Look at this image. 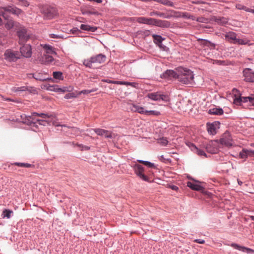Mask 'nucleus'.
<instances>
[{"mask_svg":"<svg viewBox=\"0 0 254 254\" xmlns=\"http://www.w3.org/2000/svg\"><path fill=\"white\" fill-rule=\"evenodd\" d=\"M78 146L80 147H81V150H88L90 149V147L87 146H85L82 144H79Z\"/></svg>","mask_w":254,"mask_h":254,"instance_id":"obj_56","label":"nucleus"},{"mask_svg":"<svg viewBox=\"0 0 254 254\" xmlns=\"http://www.w3.org/2000/svg\"><path fill=\"white\" fill-rule=\"evenodd\" d=\"M147 97L152 100L159 101L160 100L168 101V97L167 96L161 94L160 92H152L147 94Z\"/></svg>","mask_w":254,"mask_h":254,"instance_id":"obj_11","label":"nucleus"},{"mask_svg":"<svg viewBox=\"0 0 254 254\" xmlns=\"http://www.w3.org/2000/svg\"><path fill=\"white\" fill-rule=\"evenodd\" d=\"M36 116H34V121L35 123H32V124L38 123L39 125L45 126L46 125V124H47L48 123V121H47L46 120H40L38 119H36Z\"/></svg>","mask_w":254,"mask_h":254,"instance_id":"obj_40","label":"nucleus"},{"mask_svg":"<svg viewBox=\"0 0 254 254\" xmlns=\"http://www.w3.org/2000/svg\"><path fill=\"white\" fill-rule=\"evenodd\" d=\"M238 184L240 185H241L242 184V182L239 181V180H238Z\"/></svg>","mask_w":254,"mask_h":254,"instance_id":"obj_64","label":"nucleus"},{"mask_svg":"<svg viewBox=\"0 0 254 254\" xmlns=\"http://www.w3.org/2000/svg\"><path fill=\"white\" fill-rule=\"evenodd\" d=\"M181 17H186L187 18L192 19V20H195V19L193 18V16L190 15L187 12H181Z\"/></svg>","mask_w":254,"mask_h":254,"instance_id":"obj_47","label":"nucleus"},{"mask_svg":"<svg viewBox=\"0 0 254 254\" xmlns=\"http://www.w3.org/2000/svg\"><path fill=\"white\" fill-rule=\"evenodd\" d=\"M170 188L173 190H178V187L176 186H171Z\"/></svg>","mask_w":254,"mask_h":254,"instance_id":"obj_61","label":"nucleus"},{"mask_svg":"<svg viewBox=\"0 0 254 254\" xmlns=\"http://www.w3.org/2000/svg\"><path fill=\"white\" fill-rule=\"evenodd\" d=\"M245 80L247 82H254V71L250 68H246L243 70Z\"/></svg>","mask_w":254,"mask_h":254,"instance_id":"obj_16","label":"nucleus"},{"mask_svg":"<svg viewBox=\"0 0 254 254\" xmlns=\"http://www.w3.org/2000/svg\"><path fill=\"white\" fill-rule=\"evenodd\" d=\"M106 60V56L102 54H100L97 55L92 56L89 59L84 60L83 64L85 66L91 68L92 67V64H102L104 63Z\"/></svg>","mask_w":254,"mask_h":254,"instance_id":"obj_6","label":"nucleus"},{"mask_svg":"<svg viewBox=\"0 0 254 254\" xmlns=\"http://www.w3.org/2000/svg\"><path fill=\"white\" fill-rule=\"evenodd\" d=\"M149 15L150 16H157L160 17H163L165 18H169V16L168 15L166 14L161 12L153 10L149 13Z\"/></svg>","mask_w":254,"mask_h":254,"instance_id":"obj_25","label":"nucleus"},{"mask_svg":"<svg viewBox=\"0 0 254 254\" xmlns=\"http://www.w3.org/2000/svg\"><path fill=\"white\" fill-rule=\"evenodd\" d=\"M21 55L25 58H30L32 55L31 47L29 44L24 45L20 48Z\"/></svg>","mask_w":254,"mask_h":254,"instance_id":"obj_14","label":"nucleus"},{"mask_svg":"<svg viewBox=\"0 0 254 254\" xmlns=\"http://www.w3.org/2000/svg\"><path fill=\"white\" fill-rule=\"evenodd\" d=\"M224 36L225 40L232 44L238 45L249 44V40L238 38L237 37V34L234 32H227L225 34Z\"/></svg>","mask_w":254,"mask_h":254,"instance_id":"obj_3","label":"nucleus"},{"mask_svg":"<svg viewBox=\"0 0 254 254\" xmlns=\"http://www.w3.org/2000/svg\"><path fill=\"white\" fill-rule=\"evenodd\" d=\"M13 212L11 210L5 209L2 212V217L3 218L7 217V218H9L11 216V214Z\"/></svg>","mask_w":254,"mask_h":254,"instance_id":"obj_39","label":"nucleus"},{"mask_svg":"<svg viewBox=\"0 0 254 254\" xmlns=\"http://www.w3.org/2000/svg\"><path fill=\"white\" fill-rule=\"evenodd\" d=\"M232 93L234 95V103L237 105L241 103L249 102L251 105H254V96L249 97H242L240 96L239 91L236 89L232 90Z\"/></svg>","mask_w":254,"mask_h":254,"instance_id":"obj_4","label":"nucleus"},{"mask_svg":"<svg viewBox=\"0 0 254 254\" xmlns=\"http://www.w3.org/2000/svg\"><path fill=\"white\" fill-rule=\"evenodd\" d=\"M137 162L143 164V165H144L145 166H148L149 168H155L154 164L153 163H152L150 162L146 161H143V160H138Z\"/></svg>","mask_w":254,"mask_h":254,"instance_id":"obj_37","label":"nucleus"},{"mask_svg":"<svg viewBox=\"0 0 254 254\" xmlns=\"http://www.w3.org/2000/svg\"><path fill=\"white\" fill-rule=\"evenodd\" d=\"M192 147L193 148V151L196 153H197V154H198L199 156H204L205 157L206 156V154L203 150L198 149L194 145H193Z\"/></svg>","mask_w":254,"mask_h":254,"instance_id":"obj_33","label":"nucleus"},{"mask_svg":"<svg viewBox=\"0 0 254 254\" xmlns=\"http://www.w3.org/2000/svg\"><path fill=\"white\" fill-rule=\"evenodd\" d=\"M156 19L152 18H147L146 24L149 25H155Z\"/></svg>","mask_w":254,"mask_h":254,"instance_id":"obj_48","label":"nucleus"},{"mask_svg":"<svg viewBox=\"0 0 254 254\" xmlns=\"http://www.w3.org/2000/svg\"><path fill=\"white\" fill-rule=\"evenodd\" d=\"M165 77L169 76L178 79L181 83L185 84H191L193 82L194 74L190 69L179 67L177 69V71L173 70H167L163 74Z\"/></svg>","mask_w":254,"mask_h":254,"instance_id":"obj_1","label":"nucleus"},{"mask_svg":"<svg viewBox=\"0 0 254 254\" xmlns=\"http://www.w3.org/2000/svg\"><path fill=\"white\" fill-rule=\"evenodd\" d=\"M215 21L219 24H225L228 22V19L225 17H218L215 19Z\"/></svg>","mask_w":254,"mask_h":254,"instance_id":"obj_34","label":"nucleus"},{"mask_svg":"<svg viewBox=\"0 0 254 254\" xmlns=\"http://www.w3.org/2000/svg\"><path fill=\"white\" fill-rule=\"evenodd\" d=\"M73 89L72 87H64L63 88H60L58 89V90H60L61 92H66L71 91Z\"/></svg>","mask_w":254,"mask_h":254,"instance_id":"obj_45","label":"nucleus"},{"mask_svg":"<svg viewBox=\"0 0 254 254\" xmlns=\"http://www.w3.org/2000/svg\"><path fill=\"white\" fill-rule=\"evenodd\" d=\"M217 124L216 123L212 124H207V131L211 134H215L216 133Z\"/></svg>","mask_w":254,"mask_h":254,"instance_id":"obj_20","label":"nucleus"},{"mask_svg":"<svg viewBox=\"0 0 254 254\" xmlns=\"http://www.w3.org/2000/svg\"><path fill=\"white\" fill-rule=\"evenodd\" d=\"M134 20L139 23L146 24L147 18L145 17H135Z\"/></svg>","mask_w":254,"mask_h":254,"instance_id":"obj_36","label":"nucleus"},{"mask_svg":"<svg viewBox=\"0 0 254 254\" xmlns=\"http://www.w3.org/2000/svg\"><path fill=\"white\" fill-rule=\"evenodd\" d=\"M187 186L191 188L192 190H201L202 189V187L197 184L191 183L190 182H188Z\"/></svg>","mask_w":254,"mask_h":254,"instance_id":"obj_26","label":"nucleus"},{"mask_svg":"<svg viewBox=\"0 0 254 254\" xmlns=\"http://www.w3.org/2000/svg\"><path fill=\"white\" fill-rule=\"evenodd\" d=\"M160 115V113L157 111H146V115H154V116H159Z\"/></svg>","mask_w":254,"mask_h":254,"instance_id":"obj_46","label":"nucleus"},{"mask_svg":"<svg viewBox=\"0 0 254 254\" xmlns=\"http://www.w3.org/2000/svg\"><path fill=\"white\" fill-rule=\"evenodd\" d=\"M155 1H157L159 3H160L163 5L170 6L173 7L174 3L170 1V0H154Z\"/></svg>","mask_w":254,"mask_h":254,"instance_id":"obj_32","label":"nucleus"},{"mask_svg":"<svg viewBox=\"0 0 254 254\" xmlns=\"http://www.w3.org/2000/svg\"><path fill=\"white\" fill-rule=\"evenodd\" d=\"M221 144L227 147H230L233 144V141L229 132H225L223 134L222 137L220 139Z\"/></svg>","mask_w":254,"mask_h":254,"instance_id":"obj_12","label":"nucleus"},{"mask_svg":"<svg viewBox=\"0 0 254 254\" xmlns=\"http://www.w3.org/2000/svg\"><path fill=\"white\" fill-rule=\"evenodd\" d=\"M53 77L55 79H58L59 80H63L64 76L63 75V73L61 71H54L53 73Z\"/></svg>","mask_w":254,"mask_h":254,"instance_id":"obj_30","label":"nucleus"},{"mask_svg":"<svg viewBox=\"0 0 254 254\" xmlns=\"http://www.w3.org/2000/svg\"><path fill=\"white\" fill-rule=\"evenodd\" d=\"M231 247H232L233 248L236 249H237V250H239L240 251H243V252H245V251H247V252H250V251H253L252 250L249 249V248H245L244 247H242V246H239L236 244H235V243H232L231 245Z\"/></svg>","mask_w":254,"mask_h":254,"instance_id":"obj_28","label":"nucleus"},{"mask_svg":"<svg viewBox=\"0 0 254 254\" xmlns=\"http://www.w3.org/2000/svg\"><path fill=\"white\" fill-rule=\"evenodd\" d=\"M34 116H40L43 119H47L50 118L51 116H49L45 114H38L37 113H34L31 116H26L25 115H22L21 116V119L23 120V123L27 125H31L32 123H35L34 121Z\"/></svg>","mask_w":254,"mask_h":254,"instance_id":"obj_7","label":"nucleus"},{"mask_svg":"<svg viewBox=\"0 0 254 254\" xmlns=\"http://www.w3.org/2000/svg\"><path fill=\"white\" fill-rule=\"evenodd\" d=\"M39 62L45 65L51 64L54 61L52 55L44 54L41 57L39 58Z\"/></svg>","mask_w":254,"mask_h":254,"instance_id":"obj_15","label":"nucleus"},{"mask_svg":"<svg viewBox=\"0 0 254 254\" xmlns=\"http://www.w3.org/2000/svg\"><path fill=\"white\" fill-rule=\"evenodd\" d=\"M249 156L254 157V150H249Z\"/></svg>","mask_w":254,"mask_h":254,"instance_id":"obj_60","label":"nucleus"},{"mask_svg":"<svg viewBox=\"0 0 254 254\" xmlns=\"http://www.w3.org/2000/svg\"><path fill=\"white\" fill-rule=\"evenodd\" d=\"M155 26L162 28H167L170 26V23L167 21L156 19Z\"/></svg>","mask_w":254,"mask_h":254,"instance_id":"obj_21","label":"nucleus"},{"mask_svg":"<svg viewBox=\"0 0 254 254\" xmlns=\"http://www.w3.org/2000/svg\"><path fill=\"white\" fill-rule=\"evenodd\" d=\"M94 132L98 135L104 136L106 138H113L116 135L115 133L112 132L101 128H95L93 129Z\"/></svg>","mask_w":254,"mask_h":254,"instance_id":"obj_13","label":"nucleus"},{"mask_svg":"<svg viewBox=\"0 0 254 254\" xmlns=\"http://www.w3.org/2000/svg\"><path fill=\"white\" fill-rule=\"evenodd\" d=\"M26 90H27V87H26L25 86L18 87H14L11 89L12 91L13 92L24 91H26Z\"/></svg>","mask_w":254,"mask_h":254,"instance_id":"obj_41","label":"nucleus"},{"mask_svg":"<svg viewBox=\"0 0 254 254\" xmlns=\"http://www.w3.org/2000/svg\"><path fill=\"white\" fill-rule=\"evenodd\" d=\"M40 12L46 19H52L58 14L57 8L49 5H42L40 7Z\"/></svg>","mask_w":254,"mask_h":254,"instance_id":"obj_5","label":"nucleus"},{"mask_svg":"<svg viewBox=\"0 0 254 254\" xmlns=\"http://www.w3.org/2000/svg\"><path fill=\"white\" fill-rule=\"evenodd\" d=\"M158 143H159L160 144L162 145L165 146L168 144V141L167 140L166 138L162 137L158 140Z\"/></svg>","mask_w":254,"mask_h":254,"instance_id":"obj_42","label":"nucleus"},{"mask_svg":"<svg viewBox=\"0 0 254 254\" xmlns=\"http://www.w3.org/2000/svg\"><path fill=\"white\" fill-rule=\"evenodd\" d=\"M249 150L246 149H243L239 153V157L241 159H244L245 160H246L247 157L249 156Z\"/></svg>","mask_w":254,"mask_h":254,"instance_id":"obj_31","label":"nucleus"},{"mask_svg":"<svg viewBox=\"0 0 254 254\" xmlns=\"http://www.w3.org/2000/svg\"><path fill=\"white\" fill-rule=\"evenodd\" d=\"M19 25V24L18 23L14 22L12 19L8 20L5 24V27L8 30H10L14 27L17 28Z\"/></svg>","mask_w":254,"mask_h":254,"instance_id":"obj_22","label":"nucleus"},{"mask_svg":"<svg viewBox=\"0 0 254 254\" xmlns=\"http://www.w3.org/2000/svg\"><path fill=\"white\" fill-rule=\"evenodd\" d=\"M152 37L155 43L159 44L162 42L163 39L161 36L154 34L152 35Z\"/></svg>","mask_w":254,"mask_h":254,"instance_id":"obj_38","label":"nucleus"},{"mask_svg":"<svg viewBox=\"0 0 254 254\" xmlns=\"http://www.w3.org/2000/svg\"><path fill=\"white\" fill-rule=\"evenodd\" d=\"M131 110L138 112V113L141 114H146L147 110L144 109V107H140L136 105H132V108H131Z\"/></svg>","mask_w":254,"mask_h":254,"instance_id":"obj_23","label":"nucleus"},{"mask_svg":"<svg viewBox=\"0 0 254 254\" xmlns=\"http://www.w3.org/2000/svg\"><path fill=\"white\" fill-rule=\"evenodd\" d=\"M191 2L193 4H208V5L209 4L208 3H206L205 2H204L201 0H192L191 1Z\"/></svg>","mask_w":254,"mask_h":254,"instance_id":"obj_54","label":"nucleus"},{"mask_svg":"<svg viewBox=\"0 0 254 254\" xmlns=\"http://www.w3.org/2000/svg\"><path fill=\"white\" fill-rule=\"evenodd\" d=\"M245 10L246 11H249V12H251L254 13V9H250V8H247V9H245Z\"/></svg>","mask_w":254,"mask_h":254,"instance_id":"obj_62","label":"nucleus"},{"mask_svg":"<svg viewBox=\"0 0 254 254\" xmlns=\"http://www.w3.org/2000/svg\"><path fill=\"white\" fill-rule=\"evenodd\" d=\"M105 82L109 83L120 84V85H122V84H123V81L110 80L109 79H107V80H105Z\"/></svg>","mask_w":254,"mask_h":254,"instance_id":"obj_51","label":"nucleus"},{"mask_svg":"<svg viewBox=\"0 0 254 254\" xmlns=\"http://www.w3.org/2000/svg\"><path fill=\"white\" fill-rule=\"evenodd\" d=\"M4 56L5 59L9 62L15 61L19 58L18 52L13 51L10 49L6 50L5 51Z\"/></svg>","mask_w":254,"mask_h":254,"instance_id":"obj_10","label":"nucleus"},{"mask_svg":"<svg viewBox=\"0 0 254 254\" xmlns=\"http://www.w3.org/2000/svg\"><path fill=\"white\" fill-rule=\"evenodd\" d=\"M80 28L83 30L91 32H95L97 29L96 27L90 26V25L86 24H81Z\"/></svg>","mask_w":254,"mask_h":254,"instance_id":"obj_27","label":"nucleus"},{"mask_svg":"<svg viewBox=\"0 0 254 254\" xmlns=\"http://www.w3.org/2000/svg\"><path fill=\"white\" fill-rule=\"evenodd\" d=\"M196 20L197 21L202 23H207L208 21V19L203 17H197Z\"/></svg>","mask_w":254,"mask_h":254,"instance_id":"obj_53","label":"nucleus"},{"mask_svg":"<svg viewBox=\"0 0 254 254\" xmlns=\"http://www.w3.org/2000/svg\"><path fill=\"white\" fill-rule=\"evenodd\" d=\"M19 4L27 7L29 5V2L26 0H18Z\"/></svg>","mask_w":254,"mask_h":254,"instance_id":"obj_49","label":"nucleus"},{"mask_svg":"<svg viewBox=\"0 0 254 254\" xmlns=\"http://www.w3.org/2000/svg\"><path fill=\"white\" fill-rule=\"evenodd\" d=\"M34 77L36 80L40 81H44L46 80V78L43 77V75L41 73H37L34 75Z\"/></svg>","mask_w":254,"mask_h":254,"instance_id":"obj_43","label":"nucleus"},{"mask_svg":"<svg viewBox=\"0 0 254 254\" xmlns=\"http://www.w3.org/2000/svg\"><path fill=\"white\" fill-rule=\"evenodd\" d=\"M97 90H98L97 88H93L91 90H83L80 91L78 93V95H80L81 94H87L90 93L91 92H96V91H97Z\"/></svg>","mask_w":254,"mask_h":254,"instance_id":"obj_44","label":"nucleus"},{"mask_svg":"<svg viewBox=\"0 0 254 254\" xmlns=\"http://www.w3.org/2000/svg\"><path fill=\"white\" fill-rule=\"evenodd\" d=\"M202 44L210 47L211 48H214L215 47V45L214 44L211 43L210 42L206 40H203Z\"/></svg>","mask_w":254,"mask_h":254,"instance_id":"obj_50","label":"nucleus"},{"mask_svg":"<svg viewBox=\"0 0 254 254\" xmlns=\"http://www.w3.org/2000/svg\"><path fill=\"white\" fill-rule=\"evenodd\" d=\"M8 13H11L18 16L23 14L24 12L21 9L13 5L0 6V15L7 19L8 17Z\"/></svg>","mask_w":254,"mask_h":254,"instance_id":"obj_2","label":"nucleus"},{"mask_svg":"<svg viewBox=\"0 0 254 254\" xmlns=\"http://www.w3.org/2000/svg\"><path fill=\"white\" fill-rule=\"evenodd\" d=\"M76 97V96L75 95V94L74 93H69L66 94L65 95L64 98L69 99L75 98Z\"/></svg>","mask_w":254,"mask_h":254,"instance_id":"obj_52","label":"nucleus"},{"mask_svg":"<svg viewBox=\"0 0 254 254\" xmlns=\"http://www.w3.org/2000/svg\"><path fill=\"white\" fill-rule=\"evenodd\" d=\"M12 165H15L20 167H24V168H31L34 167L33 165L29 163H19V162H15L12 164Z\"/></svg>","mask_w":254,"mask_h":254,"instance_id":"obj_29","label":"nucleus"},{"mask_svg":"<svg viewBox=\"0 0 254 254\" xmlns=\"http://www.w3.org/2000/svg\"><path fill=\"white\" fill-rule=\"evenodd\" d=\"M81 11L82 13L84 15H98L99 14L98 12L92 6L82 8Z\"/></svg>","mask_w":254,"mask_h":254,"instance_id":"obj_18","label":"nucleus"},{"mask_svg":"<svg viewBox=\"0 0 254 254\" xmlns=\"http://www.w3.org/2000/svg\"><path fill=\"white\" fill-rule=\"evenodd\" d=\"M19 38L18 43L20 45L26 43L29 39V35L27 33V30L23 27H20L17 32Z\"/></svg>","mask_w":254,"mask_h":254,"instance_id":"obj_8","label":"nucleus"},{"mask_svg":"<svg viewBox=\"0 0 254 254\" xmlns=\"http://www.w3.org/2000/svg\"><path fill=\"white\" fill-rule=\"evenodd\" d=\"M236 7L238 8V9H244L245 10V9H247V7L246 6H244L243 5H242L241 4H238L236 5Z\"/></svg>","mask_w":254,"mask_h":254,"instance_id":"obj_59","label":"nucleus"},{"mask_svg":"<svg viewBox=\"0 0 254 254\" xmlns=\"http://www.w3.org/2000/svg\"><path fill=\"white\" fill-rule=\"evenodd\" d=\"M41 46L43 47L44 50V54L51 55L57 54L55 51V48L52 46L47 44H44L41 45Z\"/></svg>","mask_w":254,"mask_h":254,"instance_id":"obj_19","label":"nucleus"},{"mask_svg":"<svg viewBox=\"0 0 254 254\" xmlns=\"http://www.w3.org/2000/svg\"><path fill=\"white\" fill-rule=\"evenodd\" d=\"M122 85H130L132 87H135L136 83H134V82H129L123 81Z\"/></svg>","mask_w":254,"mask_h":254,"instance_id":"obj_55","label":"nucleus"},{"mask_svg":"<svg viewBox=\"0 0 254 254\" xmlns=\"http://www.w3.org/2000/svg\"><path fill=\"white\" fill-rule=\"evenodd\" d=\"M208 113L210 115H221L223 114V111L221 108H212L209 110Z\"/></svg>","mask_w":254,"mask_h":254,"instance_id":"obj_24","label":"nucleus"},{"mask_svg":"<svg viewBox=\"0 0 254 254\" xmlns=\"http://www.w3.org/2000/svg\"><path fill=\"white\" fill-rule=\"evenodd\" d=\"M171 13L170 14H168L169 16V18L171 17H181V12L180 11H177L173 10H170Z\"/></svg>","mask_w":254,"mask_h":254,"instance_id":"obj_35","label":"nucleus"},{"mask_svg":"<svg viewBox=\"0 0 254 254\" xmlns=\"http://www.w3.org/2000/svg\"><path fill=\"white\" fill-rule=\"evenodd\" d=\"M60 88L58 87H54V91H56V92H60V90H58V89H59Z\"/></svg>","mask_w":254,"mask_h":254,"instance_id":"obj_63","label":"nucleus"},{"mask_svg":"<svg viewBox=\"0 0 254 254\" xmlns=\"http://www.w3.org/2000/svg\"><path fill=\"white\" fill-rule=\"evenodd\" d=\"M49 36L51 38H62V36L58 35L55 34H50L49 35Z\"/></svg>","mask_w":254,"mask_h":254,"instance_id":"obj_57","label":"nucleus"},{"mask_svg":"<svg viewBox=\"0 0 254 254\" xmlns=\"http://www.w3.org/2000/svg\"><path fill=\"white\" fill-rule=\"evenodd\" d=\"M194 242L201 244H204L205 243L204 240L201 239H195L194 240Z\"/></svg>","mask_w":254,"mask_h":254,"instance_id":"obj_58","label":"nucleus"},{"mask_svg":"<svg viewBox=\"0 0 254 254\" xmlns=\"http://www.w3.org/2000/svg\"><path fill=\"white\" fill-rule=\"evenodd\" d=\"M135 174L142 180L149 182L148 178L144 174V168L140 165L135 164L133 167Z\"/></svg>","mask_w":254,"mask_h":254,"instance_id":"obj_9","label":"nucleus"},{"mask_svg":"<svg viewBox=\"0 0 254 254\" xmlns=\"http://www.w3.org/2000/svg\"><path fill=\"white\" fill-rule=\"evenodd\" d=\"M217 146V142L216 141H211L206 146V150L210 153H216L218 150Z\"/></svg>","mask_w":254,"mask_h":254,"instance_id":"obj_17","label":"nucleus"}]
</instances>
